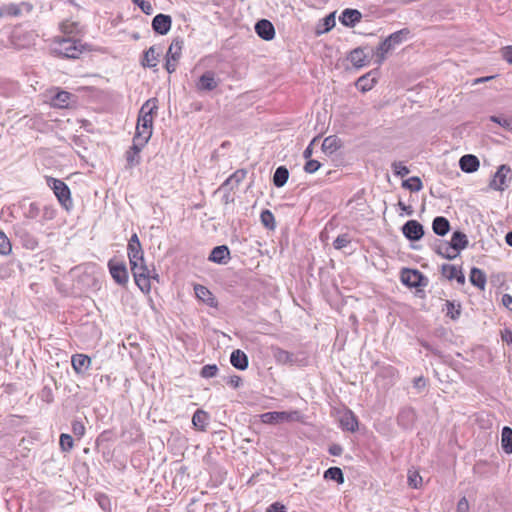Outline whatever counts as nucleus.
<instances>
[{"mask_svg":"<svg viewBox=\"0 0 512 512\" xmlns=\"http://www.w3.org/2000/svg\"><path fill=\"white\" fill-rule=\"evenodd\" d=\"M158 110V100L148 99L140 108L136 126V137L149 141L152 136L153 119Z\"/></svg>","mask_w":512,"mask_h":512,"instance_id":"obj_1","label":"nucleus"},{"mask_svg":"<svg viewBox=\"0 0 512 512\" xmlns=\"http://www.w3.org/2000/svg\"><path fill=\"white\" fill-rule=\"evenodd\" d=\"M87 49L86 44L74 37H57L52 43V52L64 58H78Z\"/></svg>","mask_w":512,"mask_h":512,"instance_id":"obj_2","label":"nucleus"},{"mask_svg":"<svg viewBox=\"0 0 512 512\" xmlns=\"http://www.w3.org/2000/svg\"><path fill=\"white\" fill-rule=\"evenodd\" d=\"M409 33L410 31L408 29H401L392 33L381 42L376 51V62L381 64L385 60L386 55L393 50L396 45L401 44Z\"/></svg>","mask_w":512,"mask_h":512,"instance_id":"obj_3","label":"nucleus"},{"mask_svg":"<svg viewBox=\"0 0 512 512\" xmlns=\"http://www.w3.org/2000/svg\"><path fill=\"white\" fill-rule=\"evenodd\" d=\"M130 266L137 286L142 291L149 292L151 288L150 280L152 278H156L157 275L153 270H150L147 267L144 259L142 261H137L134 264H130Z\"/></svg>","mask_w":512,"mask_h":512,"instance_id":"obj_4","label":"nucleus"},{"mask_svg":"<svg viewBox=\"0 0 512 512\" xmlns=\"http://www.w3.org/2000/svg\"><path fill=\"white\" fill-rule=\"evenodd\" d=\"M47 185L53 190L60 204L66 210H69V208L72 206L69 187L62 180L52 177L47 178Z\"/></svg>","mask_w":512,"mask_h":512,"instance_id":"obj_5","label":"nucleus"},{"mask_svg":"<svg viewBox=\"0 0 512 512\" xmlns=\"http://www.w3.org/2000/svg\"><path fill=\"white\" fill-rule=\"evenodd\" d=\"M299 418L297 411L286 412V411H273L266 412L261 415V420L266 424H278L283 422L295 421Z\"/></svg>","mask_w":512,"mask_h":512,"instance_id":"obj_6","label":"nucleus"},{"mask_svg":"<svg viewBox=\"0 0 512 512\" xmlns=\"http://www.w3.org/2000/svg\"><path fill=\"white\" fill-rule=\"evenodd\" d=\"M108 267L112 278L117 284L125 285L128 282V271L123 262L110 260Z\"/></svg>","mask_w":512,"mask_h":512,"instance_id":"obj_7","label":"nucleus"},{"mask_svg":"<svg viewBox=\"0 0 512 512\" xmlns=\"http://www.w3.org/2000/svg\"><path fill=\"white\" fill-rule=\"evenodd\" d=\"M148 143L147 140L141 137L134 136L133 145L126 153V160L129 167L136 166L140 163V152L142 148Z\"/></svg>","mask_w":512,"mask_h":512,"instance_id":"obj_8","label":"nucleus"},{"mask_svg":"<svg viewBox=\"0 0 512 512\" xmlns=\"http://www.w3.org/2000/svg\"><path fill=\"white\" fill-rule=\"evenodd\" d=\"M510 172L511 169L509 166L501 165L490 182V187L497 191L505 190L508 187V175Z\"/></svg>","mask_w":512,"mask_h":512,"instance_id":"obj_9","label":"nucleus"},{"mask_svg":"<svg viewBox=\"0 0 512 512\" xmlns=\"http://www.w3.org/2000/svg\"><path fill=\"white\" fill-rule=\"evenodd\" d=\"M127 250L130 264H134L135 262L142 261L144 259V251L136 233H134L129 239Z\"/></svg>","mask_w":512,"mask_h":512,"instance_id":"obj_10","label":"nucleus"},{"mask_svg":"<svg viewBox=\"0 0 512 512\" xmlns=\"http://www.w3.org/2000/svg\"><path fill=\"white\" fill-rule=\"evenodd\" d=\"M402 232L407 239L418 241L424 235V228L418 221L409 220L403 225Z\"/></svg>","mask_w":512,"mask_h":512,"instance_id":"obj_11","label":"nucleus"},{"mask_svg":"<svg viewBox=\"0 0 512 512\" xmlns=\"http://www.w3.org/2000/svg\"><path fill=\"white\" fill-rule=\"evenodd\" d=\"M220 80L216 78L213 71H206L203 73L196 83V88L199 91H212L219 85Z\"/></svg>","mask_w":512,"mask_h":512,"instance_id":"obj_12","label":"nucleus"},{"mask_svg":"<svg viewBox=\"0 0 512 512\" xmlns=\"http://www.w3.org/2000/svg\"><path fill=\"white\" fill-rule=\"evenodd\" d=\"M171 25L172 19L166 14H157L152 20L153 30L160 35H166L170 31Z\"/></svg>","mask_w":512,"mask_h":512,"instance_id":"obj_13","label":"nucleus"},{"mask_svg":"<svg viewBox=\"0 0 512 512\" xmlns=\"http://www.w3.org/2000/svg\"><path fill=\"white\" fill-rule=\"evenodd\" d=\"M255 31L260 38L266 41L272 40L275 36L273 24L266 19H261L256 23Z\"/></svg>","mask_w":512,"mask_h":512,"instance_id":"obj_14","label":"nucleus"},{"mask_svg":"<svg viewBox=\"0 0 512 512\" xmlns=\"http://www.w3.org/2000/svg\"><path fill=\"white\" fill-rule=\"evenodd\" d=\"M433 249L438 255L449 260L455 259L459 255L458 251L454 250L452 245L446 241L438 240Z\"/></svg>","mask_w":512,"mask_h":512,"instance_id":"obj_15","label":"nucleus"},{"mask_svg":"<svg viewBox=\"0 0 512 512\" xmlns=\"http://www.w3.org/2000/svg\"><path fill=\"white\" fill-rule=\"evenodd\" d=\"M423 275L417 270L403 269L401 273L402 282L409 287H418L421 285Z\"/></svg>","mask_w":512,"mask_h":512,"instance_id":"obj_16","label":"nucleus"},{"mask_svg":"<svg viewBox=\"0 0 512 512\" xmlns=\"http://www.w3.org/2000/svg\"><path fill=\"white\" fill-rule=\"evenodd\" d=\"M230 259V251L227 246H216L212 249L209 260L218 264H226Z\"/></svg>","mask_w":512,"mask_h":512,"instance_id":"obj_17","label":"nucleus"},{"mask_svg":"<svg viewBox=\"0 0 512 512\" xmlns=\"http://www.w3.org/2000/svg\"><path fill=\"white\" fill-rule=\"evenodd\" d=\"M194 291H195L196 297L203 303L207 304L210 307L217 306V301H216L215 297L209 291V289L206 288L205 286L197 284L194 286Z\"/></svg>","mask_w":512,"mask_h":512,"instance_id":"obj_18","label":"nucleus"},{"mask_svg":"<svg viewBox=\"0 0 512 512\" xmlns=\"http://www.w3.org/2000/svg\"><path fill=\"white\" fill-rule=\"evenodd\" d=\"M459 166L466 173H473L478 170L480 162L475 155L466 154L459 160Z\"/></svg>","mask_w":512,"mask_h":512,"instance_id":"obj_19","label":"nucleus"},{"mask_svg":"<svg viewBox=\"0 0 512 512\" xmlns=\"http://www.w3.org/2000/svg\"><path fill=\"white\" fill-rule=\"evenodd\" d=\"M72 367L78 374L86 372L91 364V359L85 354H75L71 359Z\"/></svg>","mask_w":512,"mask_h":512,"instance_id":"obj_20","label":"nucleus"},{"mask_svg":"<svg viewBox=\"0 0 512 512\" xmlns=\"http://www.w3.org/2000/svg\"><path fill=\"white\" fill-rule=\"evenodd\" d=\"M245 177V170H237L229 178L225 180L221 188L227 191H231L238 187V185L244 180Z\"/></svg>","mask_w":512,"mask_h":512,"instance_id":"obj_21","label":"nucleus"},{"mask_svg":"<svg viewBox=\"0 0 512 512\" xmlns=\"http://www.w3.org/2000/svg\"><path fill=\"white\" fill-rule=\"evenodd\" d=\"M361 17L362 15L358 10L345 9L340 16V21L345 26L353 27L361 20Z\"/></svg>","mask_w":512,"mask_h":512,"instance_id":"obj_22","label":"nucleus"},{"mask_svg":"<svg viewBox=\"0 0 512 512\" xmlns=\"http://www.w3.org/2000/svg\"><path fill=\"white\" fill-rule=\"evenodd\" d=\"M15 234L18 238H20L23 246L27 249L34 250L38 246L37 239L31 235L29 232L25 231L24 229H16Z\"/></svg>","mask_w":512,"mask_h":512,"instance_id":"obj_23","label":"nucleus"},{"mask_svg":"<svg viewBox=\"0 0 512 512\" xmlns=\"http://www.w3.org/2000/svg\"><path fill=\"white\" fill-rule=\"evenodd\" d=\"M230 361L236 369L245 370L248 367V357L239 349L231 353Z\"/></svg>","mask_w":512,"mask_h":512,"instance_id":"obj_24","label":"nucleus"},{"mask_svg":"<svg viewBox=\"0 0 512 512\" xmlns=\"http://www.w3.org/2000/svg\"><path fill=\"white\" fill-rule=\"evenodd\" d=\"M340 425L344 430L354 432L358 428V421L351 411H347L341 416Z\"/></svg>","mask_w":512,"mask_h":512,"instance_id":"obj_25","label":"nucleus"},{"mask_svg":"<svg viewBox=\"0 0 512 512\" xmlns=\"http://www.w3.org/2000/svg\"><path fill=\"white\" fill-rule=\"evenodd\" d=\"M183 44H184V42L181 38L177 37V38L173 39L168 48L166 57H169L174 62H177L181 57Z\"/></svg>","mask_w":512,"mask_h":512,"instance_id":"obj_26","label":"nucleus"},{"mask_svg":"<svg viewBox=\"0 0 512 512\" xmlns=\"http://www.w3.org/2000/svg\"><path fill=\"white\" fill-rule=\"evenodd\" d=\"M432 229L436 235L444 236L450 230V223L445 217L438 216L432 222Z\"/></svg>","mask_w":512,"mask_h":512,"instance_id":"obj_27","label":"nucleus"},{"mask_svg":"<svg viewBox=\"0 0 512 512\" xmlns=\"http://www.w3.org/2000/svg\"><path fill=\"white\" fill-rule=\"evenodd\" d=\"M470 282L477 288L484 290L486 286V275L485 273L476 267H473L469 275Z\"/></svg>","mask_w":512,"mask_h":512,"instance_id":"obj_28","label":"nucleus"},{"mask_svg":"<svg viewBox=\"0 0 512 512\" xmlns=\"http://www.w3.org/2000/svg\"><path fill=\"white\" fill-rule=\"evenodd\" d=\"M449 243L452 245L454 250L458 251L459 254L461 250L468 246V239L463 232L455 231Z\"/></svg>","mask_w":512,"mask_h":512,"instance_id":"obj_29","label":"nucleus"},{"mask_svg":"<svg viewBox=\"0 0 512 512\" xmlns=\"http://www.w3.org/2000/svg\"><path fill=\"white\" fill-rule=\"evenodd\" d=\"M501 447L506 454L512 453V429L508 426H505L502 429Z\"/></svg>","mask_w":512,"mask_h":512,"instance_id":"obj_30","label":"nucleus"},{"mask_svg":"<svg viewBox=\"0 0 512 512\" xmlns=\"http://www.w3.org/2000/svg\"><path fill=\"white\" fill-rule=\"evenodd\" d=\"M341 147V140L336 136H328L323 140L322 150L325 153L332 154Z\"/></svg>","mask_w":512,"mask_h":512,"instance_id":"obj_31","label":"nucleus"},{"mask_svg":"<svg viewBox=\"0 0 512 512\" xmlns=\"http://www.w3.org/2000/svg\"><path fill=\"white\" fill-rule=\"evenodd\" d=\"M366 55L364 50L357 48L350 52L348 59L356 68H361L366 65Z\"/></svg>","mask_w":512,"mask_h":512,"instance_id":"obj_32","label":"nucleus"},{"mask_svg":"<svg viewBox=\"0 0 512 512\" xmlns=\"http://www.w3.org/2000/svg\"><path fill=\"white\" fill-rule=\"evenodd\" d=\"M71 94L67 91H59L51 100V104L57 108H66L69 106Z\"/></svg>","mask_w":512,"mask_h":512,"instance_id":"obj_33","label":"nucleus"},{"mask_svg":"<svg viewBox=\"0 0 512 512\" xmlns=\"http://www.w3.org/2000/svg\"><path fill=\"white\" fill-rule=\"evenodd\" d=\"M335 26V16L334 13H331L324 17L316 28V34L320 35L330 31Z\"/></svg>","mask_w":512,"mask_h":512,"instance_id":"obj_34","label":"nucleus"},{"mask_svg":"<svg viewBox=\"0 0 512 512\" xmlns=\"http://www.w3.org/2000/svg\"><path fill=\"white\" fill-rule=\"evenodd\" d=\"M275 360L280 364H293L294 355L284 349L276 348L273 350Z\"/></svg>","mask_w":512,"mask_h":512,"instance_id":"obj_35","label":"nucleus"},{"mask_svg":"<svg viewBox=\"0 0 512 512\" xmlns=\"http://www.w3.org/2000/svg\"><path fill=\"white\" fill-rule=\"evenodd\" d=\"M289 177L288 169L284 166H279L273 175V183L276 187H283Z\"/></svg>","mask_w":512,"mask_h":512,"instance_id":"obj_36","label":"nucleus"},{"mask_svg":"<svg viewBox=\"0 0 512 512\" xmlns=\"http://www.w3.org/2000/svg\"><path fill=\"white\" fill-rule=\"evenodd\" d=\"M193 425L199 430H205L208 423V414L203 410H197L192 417Z\"/></svg>","mask_w":512,"mask_h":512,"instance_id":"obj_37","label":"nucleus"},{"mask_svg":"<svg viewBox=\"0 0 512 512\" xmlns=\"http://www.w3.org/2000/svg\"><path fill=\"white\" fill-rule=\"evenodd\" d=\"M158 63L157 54L155 53V48L152 46L148 50L144 52L142 65L144 67L153 68L156 67Z\"/></svg>","mask_w":512,"mask_h":512,"instance_id":"obj_38","label":"nucleus"},{"mask_svg":"<svg viewBox=\"0 0 512 512\" xmlns=\"http://www.w3.org/2000/svg\"><path fill=\"white\" fill-rule=\"evenodd\" d=\"M61 32L67 37L79 33V24L75 21L65 20L60 24Z\"/></svg>","mask_w":512,"mask_h":512,"instance_id":"obj_39","label":"nucleus"},{"mask_svg":"<svg viewBox=\"0 0 512 512\" xmlns=\"http://www.w3.org/2000/svg\"><path fill=\"white\" fill-rule=\"evenodd\" d=\"M369 76L370 74L361 76L356 82L357 88L362 92H367L371 90L376 83L375 78H370Z\"/></svg>","mask_w":512,"mask_h":512,"instance_id":"obj_40","label":"nucleus"},{"mask_svg":"<svg viewBox=\"0 0 512 512\" xmlns=\"http://www.w3.org/2000/svg\"><path fill=\"white\" fill-rule=\"evenodd\" d=\"M324 478L329 480H334L338 484H342L344 482V475L340 468L338 467H330L324 472Z\"/></svg>","mask_w":512,"mask_h":512,"instance_id":"obj_41","label":"nucleus"},{"mask_svg":"<svg viewBox=\"0 0 512 512\" xmlns=\"http://www.w3.org/2000/svg\"><path fill=\"white\" fill-rule=\"evenodd\" d=\"M402 186L412 192H418L423 188L422 181L419 177L413 176L402 182Z\"/></svg>","mask_w":512,"mask_h":512,"instance_id":"obj_42","label":"nucleus"},{"mask_svg":"<svg viewBox=\"0 0 512 512\" xmlns=\"http://www.w3.org/2000/svg\"><path fill=\"white\" fill-rule=\"evenodd\" d=\"M260 218H261L262 224L265 227H267L269 229L275 228V217L270 210H263L260 215Z\"/></svg>","mask_w":512,"mask_h":512,"instance_id":"obj_43","label":"nucleus"},{"mask_svg":"<svg viewBox=\"0 0 512 512\" xmlns=\"http://www.w3.org/2000/svg\"><path fill=\"white\" fill-rule=\"evenodd\" d=\"M59 445H60V448L62 451L69 452L73 448V445H74L72 436L69 434H65V433L61 434Z\"/></svg>","mask_w":512,"mask_h":512,"instance_id":"obj_44","label":"nucleus"},{"mask_svg":"<svg viewBox=\"0 0 512 512\" xmlns=\"http://www.w3.org/2000/svg\"><path fill=\"white\" fill-rule=\"evenodd\" d=\"M446 306H447V316H449L453 320L458 319L461 314L460 304H455L453 302L447 301Z\"/></svg>","mask_w":512,"mask_h":512,"instance_id":"obj_45","label":"nucleus"},{"mask_svg":"<svg viewBox=\"0 0 512 512\" xmlns=\"http://www.w3.org/2000/svg\"><path fill=\"white\" fill-rule=\"evenodd\" d=\"M12 250L10 240L4 232L0 231V254L8 255Z\"/></svg>","mask_w":512,"mask_h":512,"instance_id":"obj_46","label":"nucleus"},{"mask_svg":"<svg viewBox=\"0 0 512 512\" xmlns=\"http://www.w3.org/2000/svg\"><path fill=\"white\" fill-rule=\"evenodd\" d=\"M441 270H442V275L445 278H447L448 280H453L456 277V274L458 273V271L460 269H458L454 265L443 264Z\"/></svg>","mask_w":512,"mask_h":512,"instance_id":"obj_47","label":"nucleus"},{"mask_svg":"<svg viewBox=\"0 0 512 512\" xmlns=\"http://www.w3.org/2000/svg\"><path fill=\"white\" fill-rule=\"evenodd\" d=\"M392 169L395 175L404 177L410 173V170L402 162H393Z\"/></svg>","mask_w":512,"mask_h":512,"instance_id":"obj_48","label":"nucleus"},{"mask_svg":"<svg viewBox=\"0 0 512 512\" xmlns=\"http://www.w3.org/2000/svg\"><path fill=\"white\" fill-rule=\"evenodd\" d=\"M350 243V238L347 234L339 235L333 242L335 249L345 248Z\"/></svg>","mask_w":512,"mask_h":512,"instance_id":"obj_49","label":"nucleus"},{"mask_svg":"<svg viewBox=\"0 0 512 512\" xmlns=\"http://www.w3.org/2000/svg\"><path fill=\"white\" fill-rule=\"evenodd\" d=\"M72 432L78 438H81L82 436H84V434H85V426H84L83 422L82 421H78V420H74L72 422Z\"/></svg>","mask_w":512,"mask_h":512,"instance_id":"obj_50","label":"nucleus"},{"mask_svg":"<svg viewBox=\"0 0 512 512\" xmlns=\"http://www.w3.org/2000/svg\"><path fill=\"white\" fill-rule=\"evenodd\" d=\"M218 368L216 365H205L201 369V376L204 378H212L216 376Z\"/></svg>","mask_w":512,"mask_h":512,"instance_id":"obj_51","label":"nucleus"},{"mask_svg":"<svg viewBox=\"0 0 512 512\" xmlns=\"http://www.w3.org/2000/svg\"><path fill=\"white\" fill-rule=\"evenodd\" d=\"M422 482L421 476L418 474V472L415 471H409L408 473V483L413 488H418Z\"/></svg>","mask_w":512,"mask_h":512,"instance_id":"obj_52","label":"nucleus"},{"mask_svg":"<svg viewBox=\"0 0 512 512\" xmlns=\"http://www.w3.org/2000/svg\"><path fill=\"white\" fill-rule=\"evenodd\" d=\"M490 119L492 122H495L506 129H509V130L512 129V119L498 117V116H491Z\"/></svg>","mask_w":512,"mask_h":512,"instance_id":"obj_53","label":"nucleus"},{"mask_svg":"<svg viewBox=\"0 0 512 512\" xmlns=\"http://www.w3.org/2000/svg\"><path fill=\"white\" fill-rule=\"evenodd\" d=\"M321 167V164L317 160L308 159L304 166V170L307 173H315L319 168Z\"/></svg>","mask_w":512,"mask_h":512,"instance_id":"obj_54","label":"nucleus"},{"mask_svg":"<svg viewBox=\"0 0 512 512\" xmlns=\"http://www.w3.org/2000/svg\"><path fill=\"white\" fill-rule=\"evenodd\" d=\"M97 501H98V504L100 505V507L102 508L103 511L110 512L111 504H110V500H109V498L107 496L99 495L97 497Z\"/></svg>","mask_w":512,"mask_h":512,"instance_id":"obj_55","label":"nucleus"},{"mask_svg":"<svg viewBox=\"0 0 512 512\" xmlns=\"http://www.w3.org/2000/svg\"><path fill=\"white\" fill-rule=\"evenodd\" d=\"M135 5H137L147 15H151L154 11L152 4L145 0H140L138 3H135Z\"/></svg>","mask_w":512,"mask_h":512,"instance_id":"obj_56","label":"nucleus"},{"mask_svg":"<svg viewBox=\"0 0 512 512\" xmlns=\"http://www.w3.org/2000/svg\"><path fill=\"white\" fill-rule=\"evenodd\" d=\"M39 214V208L35 203H31L25 212L26 217L35 218Z\"/></svg>","mask_w":512,"mask_h":512,"instance_id":"obj_57","label":"nucleus"},{"mask_svg":"<svg viewBox=\"0 0 512 512\" xmlns=\"http://www.w3.org/2000/svg\"><path fill=\"white\" fill-rule=\"evenodd\" d=\"M469 502L465 497H462L457 504L456 512H468Z\"/></svg>","mask_w":512,"mask_h":512,"instance_id":"obj_58","label":"nucleus"},{"mask_svg":"<svg viewBox=\"0 0 512 512\" xmlns=\"http://www.w3.org/2000/svg\"><path fill=\"white\" fill-rule=\"evenodd\" d=\"M266 512H286L284 505L276 502L269 506Z\"/></svg>","mask_w":512,"mask_h":512,"instance_id":"obj_59","label":"nucleus"},{"mask_svg":"<svg viewBox=\"0 0 512 512\" xmlns=\"http://www.w3.org/2000/svg\"><path fill=\"white\" fill-rule=\"evenodd\" d=\"M503 58L510 64H512V46H507L502 51Z\"/></svg>","mask_w":512,"mask_h":512,"instance_id":"obj_60","label":"nucleus"},{"mask_svg":"<svg viewBox=\"0 0 512 512\" xmlns=\"http://www.w3.org/2000/svg\"><path fill=\"white\" fill-rule=\"evenodd\" d=\"M343 452V448L339 444H333L329 448V453L333 456H340Z\"/></svg>","mask_w":512,"mask_h":512,"instance_id":"obj_61","label":"nucleus"},{"mask_svg":"<svg viewBox=\"0 0 512 512\" xmlns=\"http://www.w3.org/2000/svg\"><path fill=\"white\" fill-rule=\"evenodd\" d=\"M502 304L507 308L509 309L510 311H512V296L509 295V294H504L502 296Z\"/></svg>","mask_w":512,"mask_h":512,"instance_id":"obj_62","label":"nucleus"},{"mask_svg":"<svg viewBox=\"0 0 512 512\" xmlns=\"http://www.w3.org/2000/svg\"><path fill=\"white\" fill-rule=\"evenodd\" d=\"M165 68L168 73H173L176 70V62H174L171 58L166 57Z\"/></svg>","mask_w":512,"mask_h":512,"instance_id":"obj_63","label":"nucleus"},{"mask_svg":"<svg viewBox=\"0 0 512 512\" xmlns=\"http://www.w3.org/2000/svg\"><path fill=\"white\" fill-rule=\"evenodd\" d=\"M414 387L417 389H423L426 386V380L420 376L414 379Z\"/></svg>","mask_w":512,"mask_h":512,"instance_id":"obj_64","label":"nucleus"}]
</instances>
